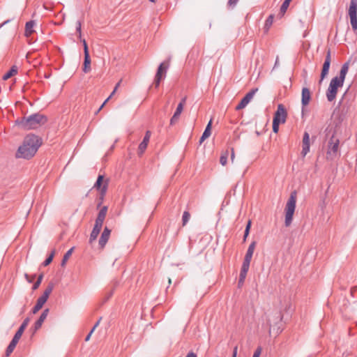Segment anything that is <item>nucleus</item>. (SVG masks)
I'll use <instances>...</instances> for the list:
<instances>
[{"label": "nucleus", "instance_id": "f257e3e1", "mask_svg": "<svg viewBox=\"0 0 357 357\" xmlns=\"http://www.w3.org/2000/svg\"><path fill=\"white\" fill-rule=\"evenodd\" d=\"M41 144V138L33 134L28 135L24 139L22 144L19 146L15 157L29 160L34 156Z\"/></svg>", "mask_w": 357, "mask_h": 357}, {"label": "nucleus", "instance_id": "f03ea898", "mask_svg": "<svg viewBox=\"0 0 357 357\" xmlns=\"http://www.w3.org/2000/svg\"><path fill=\"white\" fill-rule=\"evenodd\" d=\"M348 70L349 63H345L341 67L339 76H336L331 80L329 86L326 91V98L328 101L332 102L335 99L337 89L339 87L343 86Z\"/></svg>", "mask_w": 357, "mask_h": 357}, {"label": "nucleus", "instance_id": "7ed1b4c3", "mask_svg": "<svg viewBox=\"0 0 357 357\" xmlns=\"http://www.w3.org/2000/svg\"><path fill=\"white\" fill-rule=\"evenodd\" d=\"M47 121V117L45 115L36 113L27 117H24L20 124L25 130H33L45 124Z\"/></svg>", "mask_w": 357, "mask_h": 357}, {"label": "nucleus", "instance_id": "20e7f679", "mask_svg": "<svg viewBox=\"0 0 357 357\" xmlns=\"http://www.w3.org/2000/svg\"><path fill=\"white\" fill-rule=\"evenodd\" d=\"M296 200L297 192L294 190L291 192L284 208V225L286 227H290L292 223L293 217L296 206Z\"/></svg>", "mask_w": 357, "mask_h": 357}, {"label": "nucleus", "instance_id": "39448f33", "mask_svg": "<svg viewBox=\"0 0 357 357\" xmlns=\"http://www.w3.org/2000/svg\"><path fill=\"white\" fill-rule=\"evenodd\" d=\"M169 66V60L165 61L159 65L153 82V85L156 89L160 86V82L166 77Z\"/></svg>", "mask_w": 357, "mask_h": 357}, {"label": "nucleus", "instance_id": "423d86ee", "mask_svg": "<svg viewBox=\"0 0 357 357\" xmlns=\"http://www.w3.org/2000/svg\"><path fill=\"white\" fill-rule=\"evenodd\" d=\"M340 140L332 135L328 142V148L326 152V158L328 160H333L337 153L339 149Z\"/></svg>", "mask_w": 357, "mask_h": 357}, {"label": "nucleus", "instance_id": "0eeeda50", "mask_svg": "<svg viewBox=\"0 0 357 357\" xmlns=\"http://www.w3.org/2000/svg\"><path fill=\"white\" fill-rule=\"evenodd\" d=\"M84 47V60L83 65V71L87 73L91 71V58L89 52V47L85 39L82 40Z\"/></svg>", "mask_w": 357, "mask_h": 357}, {"label": "nucleus", "instance_id": "6e6552de", "mask_svg": "<svg viewBox=\"0 0 357 357\" xmlns=\"http://www.w3.org/2000/svg\"><path fill=\"white\" fill-rule=\"evenodd\" d=\"M258 91L257 88H255L251 89L246 95L241 99L240 102L236 105V110H241L245 108L247 105L250 102V100L254 97L255 94Z\"/></svg>", "mask_w": 357, "mask_h": 357}, {"label": "nucleus", "instance_id": "1a4fd4ad", "mask_svg": "<svg viewBox=\"0 0 357 357\" xmlns=\"http://www.w3.org/2000/svg\"><path fill=\"white\" fill-rule=\"evenodd\" d=\"M54 283L53 282H50L48 283L43 295L41 296H40L37 300L36 303L38 305H40L43 307V305L46 303V301H47L52 290L54 289Z\"/></svg>", "mask_w": 357, "mask_h": 357}, {"label": "nucleus", "instance_id": "9d476101", "mask_svg": "<svg viewBox=\"0 0 357 357\" xmlns=\"http://www.w3.org/2000/svg\"><path fill=\"white\" fill-rule=\"evenodd\" d=\"M331 62V50L328 49L326 51L325 60H324L321 73V79L319 81L320 83L328 75V70L330 68Z\"/></svg>", "mask_w": 357, "mask_h": 357}, {"label": "nucleus", "instance_id": "9b49d317", "mask_svg": "<svg viewBox=\"0 0 357 357\" xmlns=\"http://www.w3.org/2000/svg\"><path fill=\"white\" fill-rule=\"evenodd\" d=\"M107 213V206H102L98 213L93 228L101 230L104 220Z\"/></svg>", "mask_w": 357, "mask_h": 357}, {"label": "nucleus", "instance_id": "f8f14e48", "mask_svg": "<svg viewBox=\"0 0 357 357\" xmlns=\"http://www.w3.org/2000/svg\"><path fill=\"white\" fill-rule=\"evenodd\" d=\"M287 116V110L282 104L278 105V109L274 114L273 120H278L280 123H284L286 121Z\"/></svg>", "mask_w": 357, "mask_h": 357}, {"label": "nucleus", "instance_id": "ddd939ff", "mask_svg": "<svg viewBox=\"0 0 357 357\" xmlns=\"http://www.w3.org/2000/svg\"><path fill=\"white\" fill-rule=\"evenodd\" d=\"M151 132L150 130H147L145 133V135L144 137V139L142 142L139 144L138 146L137 150V154L138 155L141 156L144 154V151H146L148 144L149 142L150 138H151Z\"/></svg>", "mask_w": 357, "mask_h": 357}, {"label": "nucleus", "instance_id": "4468645a", "mask_svg": "<svg viewBox=\"0 0 357 357\" xmlns=\"http://www.w3.org/2000/svg\"><path fill=\"white\" fill-rule=\"evenodd\" d=\"M111 234V229H109L108 227H105L103 229V231L100 236V238L99 239V246L100 248L103 249L107 243L109 236Z\"/></svg>", "mask_w": 357, "mask_h": 357}, {"label": "nucleus", "instance_id": "2eb2a0df", "mask_svg": "<svg viewBox=\"0 0 357 357\" xmlns=\"http://www.w3.org/2000/svg\"><path fill=\"white\" fill-rule=\"evenodd\" d=\"M311 100V92L308 88L303 87L301 93V103L303 108L309 105Z\"/></svg>", "mask_w": 357, "mask_h": 357}, {"label": "nucleus", "instance_id": "dca6fc26", "mask_svg": "<svg viewBox=\"0 0 357 357\" xmlns=\"http://www.w3.org/2000/svg\"><path fill=\"white\" fill-rule=\"evenodd\" d=\"M303 149L301 154L305 157L310 151V135L307 132H305L303 137Z\"/></svg>", "mask_w": 357, "mask_h": 357}, {"label": "nucleus", "instance_id": "f3484780", "mask_svg": "<svg viewBox=\"0 0 357 357\" xmlns=\"http://www.w3.org/2000/svg\"><path fill=\"white\" fill-rule=\"evenodd\" d=\"M255 247H256V242L255 241H252L250 244V245H249V247L248 248L247 252H246L245 256L244 257L243 262L250 264V261H251V259H252V255H253Z\"/></svg>", "mask_w": 357, "mask_h": 357}, {"label": "nucleus", "instance_id": "a211bd4d", "mask_svg": "<svg viewBox=\"0 0 357 357\" xmlns=\"http://www.w3.org/2000/svg\"><path fill=\"white\" fill-rule=\"evenodd\" d=\"M48 313H49L48 308L43 310V312L41 313L38 319L34 324V330L35 331H38L41 327V326L43 325V323L46 319V318L48 315Z\"/></svg>", "mask_w": 357, "mask_h": 357}, {"label": "nucleus", "instance_id": "6ab92c4d", "mask_svg": "<svg viewBox=\"0 0 357 357\" xmlns=\"http://www.w3.org/2000/svg\"><path fill=\"white\" fill-rule=\"evenodd\" d=\"M211 126H212V119L209 121L208 123L202 137L199 139V144H202L204 141L210 137L211 135Z\"/></svg>", "mask_w": 357, "mask_h": 357}, {"label": "nucleus", "instance_id": "aec40b11", "mask_svg": "<svg viewBox=\"0 0 357 357\" xmlns=\"http://www.w3.org/2000/svg\"><path fill=\"white\" fill-rule=\"evenodd\" d=\"M36 22L34 20H30L27 22L25 24V31L24 35L26 37H29L34 32V26Z\"/></svg>", "mask_w": 357, "mask_h": 357}, {"label": "nucleus", "instance_id": "412c9836", "mask_svg": "<svg viewBox=\"0 0 357 357\" xmlns=\"http://www.w3.org/2000/svg\"><path fill=\"white\" fill-rule=\"evenodd\" d=\"M107 187H108V181H105L104 182V184L102 185V187L100 191V202L97 205V208H99L101 204H102V202L104 199V197L105 196V194L107 192Z\"/></svg>", "mask_w": 357, "mask_h": 357}, {"label": "nucleus", "instance_id": "4be33fe9", "mask_svg": "<svg viewBox=\"0 0 357 357\" xmlns=\"http://www.w3.org/2000/svg\"><path fill=\"white\" fill-rule=\"evenodd\" d=\"M349 15H357V0H351L349 8Z\"/></svg>", "mask_w": 357, "mask_h": 357}, {"label": "nucleus", "instance_id": "5701e85b", "mask_svg": "<svg viewBox=\"0 0 357 357\" xmlns=\"http://www.w3.org/2000/svg\"><path fill=\"white\" fill-rule=\"evenodd\" d=\"M29 318L26 317L23 322L22 323L21 326L18 328L17 331L15 333L16 335H18V336L22 337L24 330L27 327L29 323Z\"/></svg>", "mask_w": 357, "mask_h": 357}, {"label": "nucleus", "instance_id": "b1692460", "mask_svg": "<svg viewBox=\"0 0 357 357\" xmlns=\"http://www.w3.org/2000/svg\"><path fill=\"white\" fill-rule=\"evenodd\" d=\"M274 15H270L265 21L264 31L267 33L273 23Z\"/></svg>", "mask_w": 357, "mask_h": 357}, {"label": "nucleus", "instance_id": "393cba45", "mask_svg": "<svg viewBox=\"0 0 357 357\" xmlns=\"http://www.w3.org/2000/svg\"><path fill=\"white\" fill-rule=\"evenodd\" d=\"M289 4H290V3L288 2L287 1H284V2L282 3V6H280V11L278 13V16L280 18L282 17L284 15V14L286 13L287 10L289 6Z\"/></svg>", "mask_w": 357, "mask_h": 357}, {"label": "nucleus", "instance_id": "a878e982", "mask_svg": "<svg viewBox=\"0 0 357 357\" xmlns=\"http://www.w3.org/2000/svg\"><path fill=\"white\" fill-rule=\"evenodd\" d=\"M17 69L15 66H13L9 71H8L6 73H5L3 76V79L4 80H6L13 76L14 75L17 74Z\"/></svg>", "mask_w": 357, "mask_h": 357}, {"label": "nucleus", "instance_id": "bb28decb", "mask_svg": "<svg viewBox=\"0 0 357 357\" xmlns=\"http://www.w3.org/2000/svg\"><path fill=\"white\" fill-rule=\"evenodd\" d=\"M73 250H74V248H71L70 250H68L64 255L63 259H62V261H61V266H65L67 261L68 260V259L70 258V257L71 256L73 252Z\"/></svg>", "mask_w": 357, "mask_h": 357}, {"label": "nucleus", "instance_id": "cd10ccee", "mask_svg": "<svg viewBox=\"0 0 357 357\" xmlns=\"http://www.w3.org/2000/svg\"><path fill=\"white\" fill-rule=\"evenodd\" d=\"M229 156V151L226 150L221 153L220 158V162L222 165L225 166L227 163V158Z\"/></svg>", "mask_w": 357, "mask_h": 357}, {"label": "nucleus", "instance_id": "c85d7f7f", "mask_svg": "<svg viewBox=\"0 0 357 357\" xmlns=\"http://www.w3.org/2000/svg\"><path fill=\"white\" fill-rule=\"evenodd\" d=\"M249 267H250V264L243 262L239 275L246 278V275L249 270Z\"/></svg>", "mask_w": 357, "mask_h": 357}, {"label": "nucleus", "instance_id": "c756f323", "mask_svg": "<svg viewBox=\"0 0 357 357\" xmlns=\"http://www.w3.org/2000/svg\"><path fill=\"white\" fill-rule=\"evenodd\" d=\"M185 100H186V98L185 97L182 98L181 102L177 105L176 111L174 112L175 114H178L179 116L181 115V112H182V111L183 109V107H184V105L185 103Z\"/></svg>", "mask_w": 357, "mask_h": 357}, {"label": "nucleus", "instance_id": "7c9ffc66", "mask_svg": "<svg viewBox=\"0 0 357 357\" xmlns=\"http://www.w3.org/2000/svg\"><path fill=\"white\" fill-rule=\"evenodd\" d=\"M103 179H104V176L102 175H99L98 176L96 182L94 184L93 188H96L97 190H100L102 187V184L103 183Z\"/></svg>", "mask_w": 357, "mask_h": 357}, {"label": "nucleus", "instance_id": "2f4dec72", "mask_svg": "<svg viewBox=\"0 0 357 357\" xmlns=\"http://www.w3.org/2000/svg\"><path fill=\"white\" fill-rule=\"evenodd\" d=\"M100 230L97 229L96 228H93L91 233L90 234V238H89L90 243H92L93 241H95L97 238L98 236L100 234Z\"/></svg>", "mask_w": 357, "mask_h": 357}, {"label": "nucleus", "instance_id": "473e14b6", "mask_svg": "<svg viewBox=\"0 0 357 357\" xmlns=\"http://www.w3.org/2000/svg\"><path fill=\"white\" fill-rule=\"evenodd\" d=\"M43 278V273H41L38 275L37 280L34 282L32 287V289L36 290L40 285L42 280Z\"/></svg>", "mask_w": 357, "mask_h": 357}, {"label": "nucleus", "instance_id": "72a5a7b5", "mask_svg": "<svg viewBox=\"0 0 357 357\" xmlns=\"http://www.w3.org/2000/svg\"><path fill=\"white\" fill-rule=\"evenodd\" d=\"M190 218V214L188 211H185L183 213L182 216V225L185 226Z\"/></svg>", "mask_w": 357, "mask_h": 357}, {"label": "nucleus", "instance_id": "f704fd0d", "mask_svg": "<svg viewBox=\"0 0 357 357\" xmlns=\"http://www.w3.org/2000/svg\"><path fill=\"white\" fill-rule=\"evenodd\" d=\"M349 17L352 29L355 31L357 30V15H351Z\"/></svg>", "mask_w": 357, "mask_h": 357}, {"label": "nucleus", "instance_id": "c9c22d12", "mask_svg": "<svg viewBox=\"0 0 357 357\" xmlns=\"http://www.w3.org/2000/svg\"><path fill=\"white\" fill-rule=\"evenodd\" d=\"M76 32L78 33V38H80L82 41L83 40L82 39V22L79 20L76 22Z\"/></svg>", "mask_w": 357, "mask_h": 357}, {"label": "nucleus", "instance_id": "e433bc0d", "mask_svg": "<svg viewBox=\"0 0 357 357\" xmlns=\"http://www.w3.org/2000/svg\"><path fill=\"white\" fill-rule=\"evenodd\" d=\"M251 224H252L251 220H248L246 227H245V232H244L243 241H246V238H247L248 236L249 235L250 227H251Z\"/></svg>", "mask_w": 357, "mask_h": 357}, {"label": "nucleus", "instance_id": "4c0bfd02", "mask_svg": "<svg viewBox=\"0 0 357 357\" xmlns=\"http://www.w3.org/2000/svg\"><path fill=\"white\" fill-rule=\"evenodd\" d=\"M54 256V250H53L50 256L43 261V264L44 266H48L53 260Z\"/></svg>", "mask_w": 357, "mask_h": 357}, {"label": "nucleus", "instance_id": "58836bf2", "mask_svg": "<svg viewBox=\"0 0 357 357\" xmlns=\"http://www.w3.org/2000/svg\"><path fill=\"white\" fill-rule=\"evenodd\" d=\"M179 118H180V116L178 114L174 113L172 117L170 119V123H169L170 126L175 125L178 121Z\"/></svg>", "mask_w": 357, "mask_h": 357}, {"label": "nucleus", "instance_id": "ea45409f", "mask_svg": "<svg viewBox=\"0 0 357 357\" xmlns=\"http://www.w3.org/2000/svg\"><path fill=\"white\" fill-rule=\"evenodd\" d=\"M280 122L278 120H273V131L275 132V133H277L279 130V125H280Z\"/></svg>", "mask_w": 357, "mask_h": 357}, {"label": "nucleus", "instance_id": "a19ab883", "mask_svg": "<svg viewBox=\"0 0 357 357\" xmlns=\"http://www.w3.org/2000/svg\"><path fill=\"white\" fill-rule=\"evenodd\" d=\"M24 277L26 279L28 282L32 283L34 281L36 275V274L29 275L27 273H25Z\"/></svg>", "mask_w": 357, "mask_h": 357}, {"label": "nucleus", "instance_id": "79ce46f5", "mask_svg": "<svg viewBox=\"0 0 357 357\" xmlns=\"http://www.w3.org/2000/svg\"><path fill=\"white\" fill-rule=\"evenodd\" d=\"M20 338L21 337L18 336V335L15 334L10 344L15 347Z\"/></svg>", "mask_w": 357, "mask_h": 357}, {"label": "nucleus", "instance_id": "37998d69", "mask_svg": "<svg viewBox=\"0 0 357 357\" xmlns=\"http://www.w3.org/2000/svg\"><path fill=\"white\" fill-rule=\"evenodd\" d=\"M20 338L21 337L18 336V335L15 334L10 344L15 347Z\"/></svg>", "mask_w": 357, "mask_h": 357}, {"label": "nucleus", "instance_id": "c03bdc74", "mask_svg": "<svg viewBox=\"0 0 357 357\" xmlns=\"http://www.w3.org/2000/svg\"><path fill=\"white\" fill-rule=\"evenodd\" d=\"M15 347L13 346L12 344H9V345L8 346L6 350V356L8 357L11 354L12 352L13 351V350L15 349Z\"/></svg>", "mask_w": 357, "mask_h": 357}, {"label": "nucleus", "instance_id": "a18cd8bd", "mask_svg": "<svg viewBox=\"0 0 357 357\" xmlns=\"http://www.w3.org/2000/svg\"><path fill=\"white\" fill-rule=\"evenodd\" d=\"M239 0H228L227 6L229 8H234Z\"/></svg>", "mask_w": 357, "mask_h": 357}, {"label": "nucleus", "instance_id": "49530a36", "mask_svg": "<svg viewBox=\"0 0 357 357\" xmlns=\"http://www.w3.org/2000/svg\"><path fill=\"white\" fill-rule=\"evenodd\" d=\"M114 289H112L110 290L109 291L107 292L105 296V298H104V301L106 302L114 294Z\"/></svg>", "mask_w": 357, "mask_h": 357}, {"label": "nucleus", "instance_id": "de8ad7c7", "mask_svg": "<svg viewBox=\"0 0 357 357\" xmlns=\"http://www.w3.org/2000/svg\"><path fill=\"white\" fill-rule=\"evenodd\" d=\"M261 351H262V348H261L260 346H259V347H258L255 349V352H254V354H253L252 357H259V356H260V355H261Z\"/></svg>", "mask_w": 357, "mask_h": 357}, {"label": "nucleus", "instance_id": "09e8293b", "mask_svg": "<svg viewBox=\"0 0 357 357\" xmlns=\"http://www.w3.org/2000/svg\"><path fill=\"white\" fill-rule=\"evenodd\" d=\"M42 308L41 306L38 305L37 303L35 305V306L32 309V313L36 314L37 313L40 309Z\"/></svg>", "mask_w": 357, "mask_h": 357}, {"label": "nucleus", "instance_id": "8fccbe9b", "mask_svg": "<svg viewBox=\"0 0 357 357\" xmlns=\"http://www.w3.org/2000/svg\"><path fill=\"white\" fill-rule=\"evenodd\" d=\"M357 291V286L353 287L350 289V294L352 296H354L355 293Z\"/></svg>", "mask_w": 357, "mask_h": 357}, {"label": "nucleus", "instance_id": "3c124183", "mask_svg": "<svg viewBox=\"0 0 357 357\" xmlns=\"http://www.w3.org/2000/svg\"><path fill=\"white\" fill-rule=\"evenodd\" d=\"M100 320H101V317L98 319V321L95 324V325L93 326V327L91 330V333H93V331H95L96 328L99 325V324L100 322Z\"/></svg>", "mask_w": 357, "mask_h": 357}, {"label": "nucleus", "instance_id": "603ef678", "mask_svg": "<svg viewBox=\"0 0 357 357\" xmlns=\"http://www.w3.org/2000/svg\"><path fill=\"white\" fill-rule=\"evenodd\" d=\"M121 80H120L115 86L114 87V91H112V93H111V97L114 94V93L116 92V89H118V87L120 86L121 84Z\"/></svg>", "mask_w": 357, "mask_h": 357}, {"label": "nucleus", "instance_id": "864d4df0", "mask_svg": "<svg viewBox=\"0 0 357 357\" xmlns=\"http://www.w3.org/2000/svg\"><path fill=\"white\" fill-rule=\"evenodd\" d=\"M111 98V96H109L105 100V102L102 104V105L100 107V108L98 109V111L99 112L100 109H102V107H104V105L106 104V102L109 100V99Z\"/></svg>", "mask_w": 357, "mask_h": 357}, {"label": "nucleus", "instance_id": "5fc2aeb1", "mask_svg": "<svg viewBox=\"0 0 357 357\" xmlns=\"http://www.w3.org/2000/svg\"><path fill=\"white\" fill-rule=\"evenodd\" d=\"M237 350H238V347L236 346L234 348V350H233L232 357H236V356H237Z\"/></svg>", "mask_w": 357, "mask_h": 357}, {"label": "nucleus", "instance_id": "6e6d98bb", "mask_svg": "<svg viewBox=\"0 0 357 357\" xmlns=\"http://www.w3.org/2000/svg\"><path fill=\"white\" fill-rule=\"evenodd\" d=\"M186 357H197V355L193 351H190L187 354Z\"/></svg>", "mask_w": 357, "mask_h": 357}, {"label": "nucleus", "instance_id": "4d7b16f0", "mask_svg": "<svg viewBox=\"0 0 357 357\" xmlns=\"http://www.w3.org/2000/svg\"><path fill=\"white\" fill-rule=\"evenodd\" d=\"M245 277H242V276H240V275H239L238 284H240L243 283V282H244V281H245Z\"/></svg>", "mask_w": 357, "mask_h": 357}, {"label": "nucleus", "instance_id": "13d9d810", "mask_svg": "<svg viewBox=\"0 0 357 357\" xmlns=\"http://www.w3.org/2000/svg\"><path fill=\"white\" fill-rule=\"evenodd\" d=\"M234 148H231V161L234 160Z\"/></svg>", "mask_w": 357, "mask_h": 357}, {"label": "nucleus", "instance_id": "bf43d9fd", "mask_svg": "<svg viewBox=\"0 0 357 357\" xmlns=\"http://www.w3.org/2000/svg\"><path fill=\"white\" fill-rule=\"evenodd\" d=\"M92 333H91V331L89 332V333L86 335V337H85V341L87 342L90 340V337H91V335Z\"/></svg>", "mask_w": 357, "mask_h": 357}, {"label": "nucleus", "instance_id": "052dcab7", "mask_svg": "<svg viewBox=\"0 0 357 357\" xmlns=\"http://www.w3.org/2000/svg\"><path fill=\"white\" fill-rule=\"evenodd\" d=\"M282 317H283V315L282 314V313L279 312L278 318L280 319V321H282Z\"/></svg>", "mask_w": 357, "mask_h": 357}, {"label": "nucleus", "instance_id": "680f3d73", "mask_svg": "<svg viewBox=\"0 0 357 357\" xmlns=\"http://www.w3.org/2000/svg\"><path fill=\"white\" fill-rule=\"evenodd\" d=\"M7 22H8V21H6V22H4L3 23L1 24H0V29H1V27H2V26H3L6 23H7Z\"/></svg>", "mask_w": 357, "mask_h": 357}, {"label": "nucleus", "instance_id": "e2e57ef3", "mask_svg": "<svg viewBox=\"0 0 357 357\" xmlns=\"http://www.w3.org/2000/svg\"><path fill=\"white\" fill-rule=\"evenodd\" d=\"M278 58H277V59H276V61H275V66L278 64Z\"/></svg>", "mask_w": 357, "mask_h": 357}, {"label": "nucleus", "instance_id": "0e129e2a", "mask_svg": "<svg viewBox=\"0 0 357 357\" xmlns=\"http://www.w3.org/2000/svg\"><path fill=\"white\" fill-rule=\"evenodd\" d=\"M151 2H155L157 0H149Z\"/></svg>", "mask_w": 357, "mask_h": 357}, {"label": "nucleus", "instance_id": "69168bd1", "mask_svg": "<svg viewBox=\"0 0 357 357\" xmlns=\"http://www.w3.org/2000/svg\"><path fill=\"white\" fill-rule=\"evenodd\" d=\"M216 357H218V356H216Z\"/></svg>", "mask_w": 357, "mask_h": 357}]
</instances>
